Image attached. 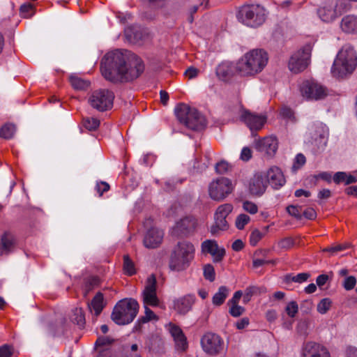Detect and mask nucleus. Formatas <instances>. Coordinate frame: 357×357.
<instances>
[{"label":"nucleus","mask_w":357,"mask_h":357,"mask_svg":"<svg viewBox=\"0 0 357 357\" xmlns=\"http://www.w3.org/2000/svg\"><path fill=\"white\" fill-rule=\"evenodd\" d=\"M163 236L162 230L155 227L151 228L144 238V245L147 248H155L161 244Z\"/></svg>","instance_id":"412c9836"},{"label":"nucleus","mask_w":357,"mask_h":357,"mask_svg":"<svg viewBox=\"0 0 357 357\" xmlns=\"http://www.w3.org/2000/svg\"><path fill=\"white\" fill-rule=\"evenodd\" d=\"M256 149L267 155H274L278 149V141L275 137H266L255 142Z\"/></svg>","instance_id":"4be33fe9"},{"label":"nucleus","mask_w":357,"mask_h":357,"mask_svg":"<svg viewBox=\"0 0 357 357\" xmlns=\"http://www.w3.org/2000/svg\"><path fill=\"white\" fill-rule=\"evenodd\" d=\"M123 270L129 275H132L136 273L134 262L128 255L123 256Z\"/></svg>","instance_id":"e433bc0d"},{"label":"nucleus","mask_w":357,"mask_h":357,"mask_svg":"<svg viewBox=\"0 0 357 357\" xmlns=\"http://www.w3.org/2000/svg\"><path fill=\"white\" fill-rule=\"evenodd\" d=\"M348 248H349V244L344 243V244H340V245H337L335 246L326 248L323 249V251L328 252L331 255H334L335 253L340 252V251L344 250L347 249Z\"/></svg>","instance_id":"de8ad7c7"},{"label":"nucleus","mask_w":357,"mask_h":357,"mask_svg":"<svg viewBox=\"0 0 357 357\" xmlns=\"http://www.w3.org/2000/svg\"><path fill=\"white\" fill-rule=\"evenodd\" d=\"M144 307H156L160 305V300L156 293V278L151 275L146 280L144 289L142 293Z\"/></svg>","instance_id":"4468645a"},{"label":"nucleus","mask_w":357,"mask_h":357,"mask_svg":"<svg viewBox=\"0 0 357 357\" xmlns=\"http://www.w3.org/2000/svg\"><path fill=\"white\" fill-rule=\"evenodd\" d=\"M13 349L8 344L0 347V357H11Z\"/></svg>","instance_id":"5fc2aeb1"},{"label":"nucleus","mask_w":357,"mask_h":357,"mask_svg":"<svg viewBox=\"0 0 357 357\" xmlns=\"http://www.w3.org/2000/svg\"><path fill=\"white\" fill-rule=\"evenodd\" d=\"M231 169V165L225 160H221L215 165V171L218 174H224Z\"/></svg>","instance_id":"c03bdc74"},{"label":"nucleus","mask_w":357,"mask_h":357,"mask_svg":"<svg viewBox=\"0 0 357 357\" xmlns=\"http://www.w3.org/2000/svg\"><path fill=\"white\" fill-rule=\"evenodd\" d=\"M328 280V276L327 275L322 274L317 278L316 282L317 284L321 287L326 283Z\"/></svg>","instance_id":"69168bd1"},{"label":"nucleus","mask_w":357,"mask_h":357,"mask_svg":"<svg viewBox=\"0 0 357 357\" xmlns=\"http://www.w3.org/2000/svg\"><path fill=\"white\" fill-rule=\"evenodd\" d=\"M195 298L192 295H186L174 301L173 308L180 314H185L192 308Z\"/></svg>","instance_id":"b1692460"},{"label":"nucleus","mask_w":357,"mask_h":357,"mask_svg":"<svg viewBox=\"0 0 357 357\" xmlns=\"http://www.w3.org/2000/svg\"><path fill=\"white\" fill-rule=\"evenodd\" d=\"M229 291L230 290L228 287L225 286L220 287L218 291L213 296V304L216 306H220L223 304L228 296Z\"/></svg>","instance_id":"c85d7f7f"},{"label":"nucleus","mask_w":357,"mask_h":357,"mask_svg":"<svg viewBox=\"0 0 357 357\" xmlns=\"http://www.w3.org/2000/svg\"><path fill=\"white\" fill-rule=\"evenodd\" d=\"M243 241L240 239H237L232 243L231 248L234 251H240L243 249Z\"/></svg>","instance_id":"338daca9"},{"label":"nucleus","mask_w":357,"mask_h":357,"mask_svg":"<svg viewBox=\"0 0 357 357\" xmlns=\"http://www.w3.org/2000/svg\"><path fill=\"white\" fill-rule=\"evenodd\" d=\"M139 308V303L135 299H122L114 306L111 318L116 324H128L137 316Z\"/></svg>","instance_id":"423d86ee"},{"label":"nucleus","mask_w":357,"mask_h":357,"mask_svg":"<svg viewBox=\"0 0 357 357\" xmlns=\"http://www.w3.org/2000/svg\"><path fill=\"white\" fill-rule=\"evenodd\" d=\"M252 157L251 150L248 147H244L241 153V159L244 161L249 160Z\"/></svg>","instance_id":"bf43d9fd"},{"label":"nucleus","mask_w":357,"mask_h":357,"mask_svg":"<svg viewBox=\"0 0 357 357\" xmlns=\"http://www.w3.org/2000/svg\"><path fill=\"white\" fill-rule=\"evenodd\" d=\"M103 301V294L98 292L89 304L90 311L93 312L96 317H98L102 311L105 306Z\"/></svg>","instance_id":"bb28decb"},{"label":"nucleus","mask_w":357,"mask_h":357,"mask_svg":"<svg viewBox=\"0 0 357 357\" xmlns=\"http://www.w3.org/2000/svg\"><path fill=\"white\" fill-rule=\"evenodd\" d=\"M233 190L231 181L226 177H220L209 183L208 195L213 200L220 202L231 194Z\"/></svg>","instance_id":"1a4fd4ad"},{"label":"nucleus","mask_w":357,"mask_h":357,"mask_svg":"<svg viewBox=\"0 0 357 357\" xmlns=\"http://www.w3.org/2000/svg\"><path fill=\"white\" fill-rule=\"evenodd\" d=\"M204 276L206 280L210 282L214 281L215 278V273L213 266L211 264H206L204 266Z\"/></svg>","instance_id":"37998d69"},{"label":"nucleus","mask_w":357,"mask_h":357,"mask_svg":"<svg viewBox=\"0 0 357 357\" xmlns=\"http://www.w3.org/2000/svg\"><path fill=\"white\" fill-rule=\"evenodd\" d=\"M268 56L262 49H254L245 53L236 63L237 72L244 77L261 73L268 63Z\"/></svg>","instance_id":"f03ea898"},{"label":"nucleus","mask_w":357,"mask_h":357,"mask_svg":"<svg viewBox=\"0 0 357 357\" xmlns=\"http://www.w3.org/2000/svg\"><path fill=\"white\" fill-rule=\"evenodd\" d=\"M250 218L248 215L241 213L236 217L235 225L237 229H243L245 226L250 222Z\"/></svg>","instance_id":"ea45409f"},{"label":"nucleus","mask_w":357,"mask_h":357,"mask_svg":"<svg viewBox=\"0 0 357 357\" xmlns=\"http://www.w3.org/2000/svg\"><path fill=\"white\" fill-rule=\"evenodd\" d=\"M333 181L337 184L344 183L345 185H349L356 183L357 181V178L354 176L347 174L346 172H338L335 174Z\"/></svg>","instance_id":"7c9ffc66"},{"label":"nucleus","mask_w":357,"mask_h":357,"mask_svg":"<svg viewBox=\"0 0 357 357\" xmlns=\"http://www.w3.org/2000/svg\"><path fill=\"white\" fill-rule=\"evenodd\" d=\"M114 94L108 89L94 91L89 98V105L94 109L103 112L112 107Z\"/></svg>","instance_id":"9d476101"},{"label":"nucleus","mask_w":357,"mask_h":357,"mask_svg":"<svg viewBox=\"0 0 357 357\" xmlns=\"http://www.w3.org/2000/svg\"><path fill=\"white\" fill-rule=\"evenodd\" d=\"M310 52L309 50H299L291 56L288 67L294 73H298L304 70L309 64Z\"/></svg>","instance_id":"2eb2a0df"},{"label":"nucleus","mask_w":357,"mask_h":357,"mask_svg":"<svg viewBox=\"0 0 357 357\" xmlns=\"http://www.w3.org/2000/svg\"><path fill=\"white\" fill-rule=\"evenodd\" d=\"M280 115L287 119H294V112L293 111L287 107H283L280 110Z\"/></svg>","instance_id":"4d7b16f0"},{"label":"nucleus","mask_w":357,"mask_h":357,"mask_svg":"<svg viewBox=\"0 0 357 357\" xmlns=\"http://www.w3.org/2000/svg\"><path fill=\"white\" fill-rule=\"evenodd\" d=\"M195 248L188 241L177 243L172 252L169 266L172 271L180 272L187 269L195 257Z\"/></svg>","instance_id":"20e7f679"},{"label":"nucleus","mask_w":357,"mask_h":357,"mask_svg":"<svg viewBox=\"0 0 357 357\" xmlns=\"http://www.w3.org/2000/svg\"><path fill=\"white\" fill-rule=\"evenodd\" d=\"M202 252L204 254H210L214 262H220L225 255L224 248L219 247L215 240H206L202 243Z\"/></svg>","instance_id":"f3484780"},{"label":"nucleus","mask_w":357,"mask_h":357,"mask_svg":"<svg viewBox=\"0 0 357 357\" xmlns=\"http://www.w3.org/2000/svg\"><path fill=\"white\" fill-rule=\"evenodd\" d=\"M305 157L302 153H298L296 155L294 162L293 165V169L297 170L298 169L301 168L305 163Z\"/></svg>","instance_id":"603ef678"},{"label":"nucleus","mask_w":357,"mask_h":357,"mask_svg":"<svg viewBox=\"0 0 357 357\" xmlns=\"http://www.w3.org/2000/svg\"><path fill=\"white\" fill-rule=\"evenodd\" d=\"M201 346L205 353L215 356L223 351L224 341L218 335L207 333L201 338Z\"/></svg>","instance_id":"ddd939ff"},{"label":"nucleus","mask_w":357,"mask_h":357,"mask_svg":"<svg viewBox=\"0 0 357 357\" xmlns=\"http://www.w3.org/2000/svg\"><path fill=\"white\" fill-rule=\"evenodd\" d=\"M249 324V319L247 317H244L239 321H238L236 324V328L238 329H243Z\"/></svg>","instance_id":"0e129e2a"},{"label":"nucleus","mask_w":357,"mask_h":357,"mask_svg":"<svg viewBox=\"0 0 357 357\" xmlns=\"http://www.w3.org/2000/svg\"><path fill=\"white\" fill-rule=\"evenodd\" d=\"M1 246L0 248V255H8L13 251L15 242L13 237L8 234H5L1 237Z\"/></svg>","instance_id":"cd10ccee"},{"label":"nucleus","mask_w":357,"mask_h":357,"mask_svg":"<svg viewBox=\"0 0 357 357\" xmlns=\"http://www.w3.org/2000/svg\"><path fill=\"white\" fill-rule=\"evenodd\" d=\"M356 284V278L354 276H347L342 282V286L347 291H350L354 288Z\"/></svg>","instance_id":"49530a36"},{"label":"nucleus","mask_w":357,"mask_h":357,"mask_svg":"<svg viewBox=\"0 0 357 357\" xmlns=\"http://www.w3.org/2000/svg\"><path fill=\"white\" fill-rule=\"evenodd\" d=\"M298 310V306L296 301H291L286 307V312L290 317H294Z\"/></svg>","instance_id":"8fccbe9b"},{"label":"nucleus","mask_w":357,"mask_h":357,"mask_svg":"<svg viewBox=\"0 0 357 357\" xmlns=\"http://www.w3.org/2000/svg\"><path fill=\"white\" fill-rule=\"evenodd\" d=\"M341 30L347 34H357V15H347L344 16L340 24Z\"/></svg>","instance_id":"393cba45"},{"label":"nucleus","mask_w":357,"mask_h":357,"mask_svg":"<svg viewBox=\"0 0 357 357\" xmlns=\"http://www.w3.org/2000/svg\"><path fill=\"white\" fill-rule=\"evenodd\" d=\"M269 226L264 227L263 231L255 229L250 236V243L252 246L257 245L259 241L267 234L268 231Z\"/></svg>","instance_id":"2f4dec72"},{"label":"nucleus","mask_w":357,"mask_h":357,"mask_svg":"<svg viewBox=\"0 0 357 357\" xmlns=\"http://www.w3.org/2000/svg\"><path fill=\"white\" fill-rule=\"evenodd\" d=\"M346 354L347 357H357V348L349 346L347 348Z\"/></svg>","instance_id":"774afa93"},{"label":"nucleus","mask_w":357,"mask_h":357,"mask_svg":"<svg viewBox=\"0 0 357 357\" xmlns=\"http://www.w3.org/2000/svg\"><path fill=\"white\" fill-rule=\"evenodd\" d=\"M96 190L100 197L104 192L109 190V185L107 182L100 181L96 183Z\"/></svg>","instance_id":"864d4df0"},{"label":"nucleus","mask_w":357,"mask_h":357,"mask_svg":"<svg viewBox=\"0 0 357 357\" xmlns=\"http://www.w3.org/2000/svg\"><path fill=\"white\" fill-rule=\"evenodd\" d=\"M144 307L145 313L144 317L142 318L144 322H148L152 320H158V316L148 306Z\"/></svg>","instance_id":"3c124183"},{"label":"nucleus","mask_w":357,"mask_h":357,"mask_svg":"<svg viewBox=\"0 0 357 357\" xmlns=\"http://www.w3.org/2000/svg\"><path fill=\"white\" fill-rule=\"evenodd\" d=\"M302 357H331L328 349L323 345L309 342L303 344Z\"/></svg>","instance_id":"6ab92c4d"},{"label":"nucleus","mask_w":357,"mask_h":357,"mask_svg":"<svg viewBox=\"0 0 357 357\" xmlns=\"http://www.w3.org/2000/svg\"><path fill=\"white\" fill-rule=\"evenodd\" d=\"M301 91L304 97L311 100L322 99L327 95L325 87L312 81L304 82L301 86Z\"/></svg>","instance_id":"dca6fc26"},{"label":"nucleus","mask_w":357,"mask_h":357,"mask_svg":"<svg viewBox=\"0 0 357 357\" xmlns=\"http://www.w3.org/2000/svg\"><path fill=\"white\" fill-rule=\"evenodd\" d=\"M100 70L108 81L117 83L131 81L144 70L142 60L127 50L107 53L101 61Z\"/></svg>","instance_id":"f257e3e1"},{"label":"nucleus","mask_w":357,"mask_h":357,"mask_svg":"<svg viewBox=\"0 0 357 357\" xmlns=\"http://www.w3.org/2000/svg\"><path fill=\"white\" fill-rule=\"evenodd\" d=\"M167 328L174 338L176 349L181 351H185L188 347V342L182 330L173 324H169Z\"/></svg>","instance_id":"5701e85b"},{"label":"nucleus","mask_w":357,"mask_h":357,"mask_svg":"<svg viewBox=\"0 0 357 357\" xmlns=\"http://www.w3.org/2000/svg\"><path fill=\"white\" fill-rule=\"evenodd\" d=\"M310 277V274L307 273H301L296 275H287L286 280L287 281H292L298 283H302L306 281Z\"/></svg>","instance_id":"79ce46f5"},{"label":"nucleus","mask_w":357,"mask_h":357,"mask_svg":"<svg viewBox=\"0 0 357 357\" xmlns=\"http://www.w3.org/2000/svg\"><path fill=\"white\" fill-rule=\"evenodd\" d=\"M197 225V220L193 217H186L181 219L176 223V227L178 231L183 234L193 231Z\"/></svg>","instance_id":"a878e982"},{"label":"nucleus","mask_w":357,"mask_h":357,"mask_svg":"<svg viewBox=\"0 0 357 357\" xmlns=\"http://www.w3.org/2000/svg\"><path fill=\"white\" fill-rule=\"evenodd\" d=\"M288 213L296 218V219L301 220L302 218V207L298 206H289L287 208Z\"/></svg>","instance_id":"a18cd8bd"},{"label":"nucleus","mask_w":357,"mask_h":357,"mask_svg":"<svg viewBox=\"0 0 357 357\" xmlns=\"http://www.w3.org/2000/svg\"><path fill=\"white\" fill-rule=\"evenodd\" d=\"M266 184L269 183L274 189H279L286 182L281 169L275 166L270 167L266 172L263 173Z\"/></svg>","instance_id":"a211bd4d"},{"label":"nucleus","mask_w":357,"mask_h":357,"mask_svg":"<svg viewBox=\"0 0 357 357\" xmlns=\"http://www.w3.org/2000/svg\"><path fill=\"white\" fill-rule=\"evenodd\" d=\"M348 9V5L344 0L331 1L322 3L317 8V13L322 22L331 23Z\"/></svg>","instance_id":"6e6552de"},{"label":"nucleus","mask_w":357,"mask_h":357,"mask_svg":"<svg viewBox=\"0 0 357 357\" xmlns=\"http://www.w3.org/2000/svg\"><path fill=\"white\" fill-rule=\"evenodd\" d=\"M70 320L79 326H83L85 323V318L82 308H75L72 311Z\"/></svg>","instance_id":"f704fd0d"},{"label":"nucleus","mask_w":357,"mask_h":357,"mask_svg":"<svg viewBox=\"0 0 357 357\" xmlns=\"http://www.w3.org/2000/svg\"><path fill=\"white\" fill-rule=\"evenodd\" d=\"M258 291V288L255 286L248 287L245 290V295L244 298H248V299H250V297L256 294Z\"/></svg>","instance_id":"680f3d73"},{"label":"nucleus","mask_w":357,"mask_h":357,"mask_svg":"<svg viewBox=\"0 0 357 357\" xmlns=\"http://www.w3.org/2000/svg\"><path fill=\"white\" fill-rule=\"evenodd\" d=\"M357 66V55L354 47L349 45H344L338 52L331 67L333 77L342 78L351 74Z\"/></svg>","instance_id":"7ed1b4c3"},{"label":"nucleus","mask_w":357,"mask_h":357,"mask_svg":"<svg viewBox=\"0 0 357 357\" xmlns=\"http://www.w3.org/2000/svg\"><path fill=\"white\" fill-rule=\"evenodd\" d=\"M114 340L109 336L99 337L96 342V347L99 351L102 349L109 350V347L112 344Z\"/></svg>","instance_id":"72a5a7b5"},{"label":"nucleus","mask_w":357,"mask_h":357,"mask_svg":"<svg viewBox=\"0 0 357 357\" xmlns=\"http://www.w3.org/2000/svg\"><path fill=\"white\" fill-rule=\"evenodd\" d=\"M178 121L189 129L198 130L206 126L205 118L194 107L185 103H179L174 108Z\"/></svg>","instance_id":"39448f33"},{"label":"nucleus","mask_w":357,"mask_h":357,"mask_svg":"<svg viewBox=\"0 0 357 357\" xmlns=\"http://www.w3.org/2000/svg\"><path fill=\"white\" fill-rule=\"evenodd\" d=\"M84 126L89 130H96L100 126V121L93 117H87L83 121Z\"/></svg>","instance_id":"58836bf2"},{"label":"nucleus","mask_w":357,"mask_h":357,"mask_svg":"<svg viewBox=\"0 0 357 357\" xmlns=\"http://www.w3.org/2000/svg\"><path fill=\"white\" fill-rule=\"evenodd\" d=\"M239 118L252 132L261 130L267 121V116L265 114L252 112L245 108L241 109Z\"/></svg>","instance_id":"f8f14e48"},{"label":"nucleus","mask_w":357,"mask_h":357,"mask_svg":"<svg viewBox=\"0 0 357 357\" xmlns=\"http://www.w3.org/2000/svg\"><path fill=\"white\" fill-rule=\"evenodd\" d=\"M233 211V205L224 204L218 207L214 215L215 222L211 227L212 235H218L221 231L227 230L229 227L226 218Z\"/></svg>","instance_id":"9b49d317"},{"label":"nucleus","mask_w":357,"mask_h":357,"mask_svg":"<svg viewBox=\"0 0 357 357\" xmlns=\"http://www.w3.org/2000/svg\"><path fill=\"white\" fill-rule=\"evenodd\" d=\"M237 17L245 25L250 27L261 26L266 20L265 8L259 4L245 5L242 6Z\"/></svg>","instance_id":"0eeeda50"},{"label":"nucleus","mask_w":357,"mask_h":357,"mask_svg":"<svg viewBox=\"0 0 357 357\" xmlns=\"http://www.w3.org/2000/svg\"><path fill=\"white\" fill-rule=\"evenodd\" d=\"M243 293L241 291H237L234 293L233 297L228 301V305H236L238 304Z\"/></svg>","instance_id":"052dcab7"},{"label":"nucleus","mask_w":357,"mask_h":357,"mask_svg":"<svg viewBox=\"0 0 357 357\" xmlns=\"http://www.w3.org/2000/svg\"><path fill=\"white\" fill-rule=\"evenodd\" d=\"M216 74L220 79L225 81L231 76L232 67L228 63H222L218 66Z\"/></svg>","instance_id":"c756f323"},{"label":"nucleus","mask_w":357,"mask_h":357,"mask_svg":"<svg viewBox=\"0 0 357 357\" xmlns=\"http://www.w3.org/2000/svg\"><path fill=\"white\" fill-rule=\"evenodd\" d=\"M331 305L332 301L330 298H323L317 304V311L321 314H326L330 310Z\"/></svg>","instance_id":"4c0bfd02"},{"label":"nucleus","mask_w":357,"mask_h":357,"mask_svg":"<svg viewBox=\"0 0 357 357\" xmlns=\"http://www.w3.org/2000/svg\"><path fill=\"white\" fill-rule=\"evenodd\" d=\"M278 245L281 248L289 249L294 245V240L291 237H287L280 240Z\"/></svg>","instance_id":"6e6d98bb"},{"label":"nucleus","mask_w":357,"mask_h":357,"mask_svg":"<svg viewBox=\"0 0 357 357\" xmlns=\"http://www.w3.org/2000/svg\"><path fill=\"white\" fill-rule=\"evenodd\" d=\"M302 213L305 218L309 220H314L317 217V213L312 208L305 209Z\"/></svg>","instance_id":"13d9d810"},{"label":"nucleus","mask_w":357,"mask_h":357,"mask_svg":"<svg viewBox=\"0 0 357 357\" xmlns=\"http://www.w3.org/2000/svg\"><path fill=\"white\" fill-rule=\"evenodd\" d=\"M243 209L251 215L256 214L258 212V206L251 201L245 200L242 203Z\"/></svg>","instance_id":"a19ab883"},{"label":"nucleus","mask_w":357,"mask_h":357,"mask_svg":"<svg viewBox=\"0 0 357 357\" xmlns=\"http://www.w3.org/2000/svg\"><path fill=\"white\" fill-rule=\"evenodd\" d=\"M15 132V126L11 123L5 124L0 129V137L4 139H10Z\"/></svg>","instance_id":"c9c22d12"},{"label":"nucleus","mask_w":357,"mask_h":357,"mask_svg":"<svg viewBox=\"0 0 357 357\" xmlns=\"http://www.w3.org/2000/svg\"><path fill=\"white\" fill-rule=\"evenodd\" d=\"M199 73V70L197 68L194 67H190L188 68L185 72V74L186 76H188L190 79H192L197 76Z\"/></svg>","instance_id":"e2e57ef3"},{"label":"nucleus","mask_w":357,"mask_h":357,"mask_svg":"<svg viewBox=\"0 0 357 357\" xmlns=\"http://www.w3.org/2000/svg\"><path fill=\"white\" fill-rule=\"evenodd\" d=\"M266 188V181L262 172L255 174L250 180L248 190L250 193L254 196H261L265 192Z\"/></svg>","instance_id":"aec40b11"},{"label":"nucleus","mask_w":357,"mask_h":357,"mask_svg":"<svg viewBox=\"0 0 357 357\" xmlns=\"http://www.w3.org/2000/svg\"><path fill=\"white\" fill-rule=\"evenodd\" d=\"M70 82L72 86L76 90H84L89 86V82L85 80L77 75H71Z\"/></svg>","instance_id":"473e14b6"},{"label":"nucleus","mask_w":357,"mask_h":357,"mask_svg":"<svg viewBox=\"0 0 357 357\" xmlns=\"http://www.w3.org/2000/svg\"><path fill=\"white\" fill-rule=\"evenodd\" d=\"M229 305L230 306L229 312L234 317H238L241 316L245 311L244 307L238 305V304Z\"/></svg>","instance_id":"09e8293b"}]
</instances>
